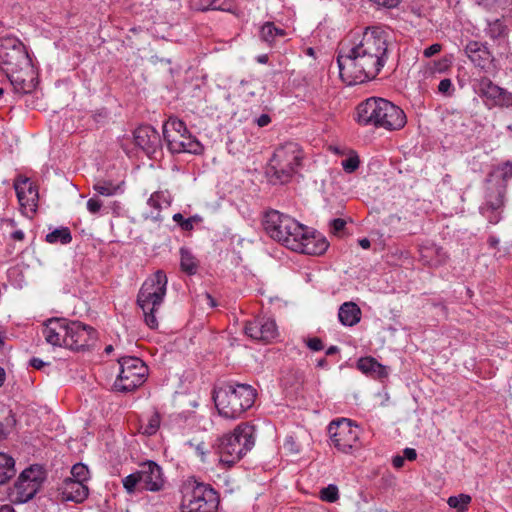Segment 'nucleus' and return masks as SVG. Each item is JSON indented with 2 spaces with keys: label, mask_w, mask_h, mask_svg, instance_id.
<instances>
[{
  "label": "nucleus",
  "mask_w": 512,
  "mask_h": 512,
  "mask_svg": "<svg viewBox=\"0 0 512 512\" xmlns=\"http://www.w3.org/2000/svg\"><path fill=\"white\" fill-rule=\"evenodd\" d=\"M139 477L141 488L148 491H159L164 486L162 468L153 461H147L140 465Z\"/></svg>",
  "instance_id": "21"
},
{
  "label": "nucleus",
  "mask_w": 512,
  "mask_h": 512,
  "mask_svg": "<svg viewBox=\"0 0 512 512\" xmlns=\"http://www.w3.org/2000/svg\"><path fill=\"white\" fill-rule=\"evenodd\" d=\"M67 338V349L78 351L89 346L96 334L92 327L79 321H70Z\"/></svg>",
  "instance_id": "18"
},
{
  "label": "nucleus",
  "mask_w": 512,
  "mask_h": 512,
  "mask_svg": "<svg viewBox=\"0 0 512 512\" xmlns=\"http://www.w3.org/2000/svg\"><path fill=\"white\" fill-rule=\"evenodd\" d=\"M72 240L71 233L68 228H59L46 235V241L51 244L61 243L67 244Z\"/></svg>",
  "instance_id": "32"
},
{
  "label": "nucleus",
  "mask_w": 512,
  "mask_h": 512,
  "mask_svg": "<svg viewBox=\"0 0 512 512\" xmlns=\"http://www.w3.org/2000/svg\"><path fill=\"white\" fill-rule=\"evenodd\" d=\"M93 189L102 196L110 197L122 192L121 184H114L110 181H99L94 184Z\"/></svg>",
  "instance_id": "30"
},
{
  "label": "nucleus",
  "mask_w": 512,
  "mask_h": 512,
  "mask_svg": "<svg viewBox=\"0 0 512 512\" xmlns=\"http://www.w3.org/2000/svg\"><path fill=\"white\" fill-rule=\"evenodd\" d=\"M173 220L183 229L189 231L193 228L194 218L185 219L181 213L173 215Z\"/></svg>",
  "instance_id": "42"
},
{
  "label": "nucleus",
  "mask_w": 512,
  "mask_h": 512,
  "mask_svg": "<svg viewBox=\"0 0 512 512\" xmlns=\"http://www.w3.org/2000/svg\"><path fill=\"white\" fill-rule=\"evenodd\" d=\"M496 172L499 173V177L503 181H507L512 178V162L506 161L496 168Z\"/></svg>",
  "instance_id": "41"
},
{
  "label": "nucleus",
  "mask_w": 512,
  "mask_h": 512,
  "mask_svg": "<svg viewBox=\"0 0 512 512\" xmlns=\"http://www.w3.org/2000/svg\"><path fill=\"white\" fill-rule=\"evenodd\" d=\"M328 433L332 445L345 454L353 453L359 447L360 429L351 420L341 418L329 424Z\"/></svg>",
  "instance_id": "12"
},
{
  "label": "nucleus",
  "mask_w": 512,
  "mask_h": 512,
  "mask_svg": "<svg viewBox=\"0 0 512 512\" xmlns=\"http://www.w3.org/2000/svg\"><path fill=\"white\" fill-rule=\"evenodd\" d=\"M102 206H103V202L98 197H92L87 201V210L91 214L99 213Z\"/></svg>",
  "instance_id": "45"
},
{
  "label": "nucleus",
  "mask_w": 512,
  "mask_h": 512,
  "mask_svg": "<svg viewBox=\"0 0 512 512\" xmlns=\"http://www.w3.org/2000/svg\"><path fill=\"white\" fill-rule=\"evenodd\" d=\"M0 70L6 74L17 93H30L37 84V74L26 46L14 36L0 38Z\"/></svg>",
  "instance_id": "2"
},
{
  "label": "nucleus",
  "mask_w": 512,
  "mask_h": 512,
  "mask_svg": "<svg viewBox=\"0 0 512 512\" xmlns=\"http://www.w3.org/2000/svg\"><path fill=\"white\" fill-rule=\"evenodd\" d=\"M245 333L252 339L266 342L273 340L278 334L275 321L267 317H258L254 321L248 322L245 326Z\"/></svg>",
  "instance_id": "20"
},
{
  "label": "nucleus",
  "mask_w": 512,
  "mask_h": 512,
  "mask_svg": "<svg viewBox=\"0 0 512 512\" xmlns=\"http://www.w3.org/2000/svg\"><path fill=\"white\" fill-rule=\"evenodd\" d=\"M265 61H266V60H265V57H263V58H261V59H260V62H263V63H264Z\"/></svg>",
  "instance_id": "64"
},
{
  "label": "nucleus",
  "mask_w": 512,
  "mask_h": 512,
  "mask_svg": "<svg viewBox=\"0 0 512 512\" xmlns=\"http://www.w3.org/2000/svg\"><path fill=\"white\" fill-rule=\"evenodd\" d=\"M338 351V348L336 346H331L327 349L326 354L332 355Z\"/></svg>",
  "instance_id": "60"
},
{
  "label": "nucleus",
  "mask_w": 512,
  "mask_h": 512,
  "mask_svg": "<svg viewBox=\"0 0 512 512\" xmlns=\"http://www.w3.org/2000/svg\"><path fill=\"white\" fill-rule=\"evenodd\" d=\"M167 282L166 274L158 270L143 282L139 290L137 304L143 311L145 323L151 329L158 327L157 313L166 296Z\"/></svg>",
  "instance_id": "6"
},
{
  "label": "nucleus",
  "mask_w": 512,
  "mask_h": 512,
  "mask_svg": "<svg viewBox=\"0 0 512 512\" xmlns=\"http://www.w3.org/2000/svg\"><path fill=\"white\" fill-rule=\"evenodd\" d=\"M45 477L44 469L38 465L30 466L22 471L12 492L14 501L25 503L32 499L42 486Z\"/></svg>",
  "instance_id": "13"
},
{
  "label": "nucleus",
  "mask_w": 512,
  "mask_h": 512,
  "mask_svg": "<svg viewBox=\"0 0 512 512\" xmlns=\"http://www.w3.org/2000/svg\"><path fill=\"white\" fill-rule=\"evenodd\" d=\"M362 312L354 302H344L338 310V319L343 326L352 327L361 320Z\"/></svg>",
  "instance_id": "25"
},
{
  "label": "nucleus",
  "mask_w": 512,
  "mask_h": 512,
  "mask_svg": "<svg viewBox=\"0 0 512 512\" xmlns=\"http://www.w3.org/2000/svg\"><path fill=\"white\" fill-rule=\"evenodd\" d=\"M172 198L168 191H156L147 200V207L150 209L144 214L146 219L161 221V212L171 205Z\"/></svg>",
  "instance_id": "22"
},
{
  "label": "nucleus",
  "mask_w": 512,
  "mask_h": 512,
  "mask_svg": "<svg viewBox=\"0 0 512 512\" xmlns=\"http://www.w3.org/2000/svg\"><path fill=\"white\" fill-rule=\"evenodd\" d=\"M4 435L3 433V426L2 424H0V438Z\"/></svg>",
  "instance_id": "63"
},
{
  "label": "nucleus",
  "mask_w": 512,
  "mask_h": 512,
  "mask_svg": "<svg viewBox=\"0 0 512 512\" xmlns=\"http://www.w3.org/2000/svg\"><path fill=\"white\" fill-rule=\"evenodd\" d=\"M161 418L159 413L154 412L151 414L145 422H143L140 426V429L143 434L151 436L156 434L160 427Z\"/></svg>",
  "instance_id": "33"
},
{
  "label": "nucleus",
  "mask_w": 512,
  "mask_h": 512,
  "mask_svg": "<svg viewBox=\"0 0 512 512\" xmlns=\"http://www.w3.org/2000/svg\"><path fill=\"white\" fill-rule=\"evenodd\" d=\"M320 499L329 503H334L339 499V491L336 485L330 484L320 491Z\"/></svg>",
  "instance_id": "38"
},
{
  "label": "nucleus",
  "mask_w": 512,
  "mask_h": 512,
  "mask_svg": "<svg viewBox=\"0 0 512 512\" xmlns=\"http://www.w3.org/2000/svg\"><path fill=\"white\" fill-rule=\"evenodd\" d=\"M30 365L36 369H42L46 365V363L39 358H32L30 360Z\"/></svg>",
  "instance_id": "53"
},
{
  "label": "nucleus",
  "mask_w": 512,
  "mask_h": 512,
  "mask_svg": "<svg viewBox=\"0 0 512 512\" xmlns=\"http://www.w3.org/2000/svg\"><path fill=\"white\" fill-rule=\"evenodd\" d=\"M255 445V429L242 423L218 438L215 448L219 462L228 467L239 462Z\"/></svg>",
  "instance_id": "4"
},
{
  "label": "nucleus",
  "mask_w": 512,
  "mask_h": 512,
  "mask_svg": "<svg viewBox=\"0 0 512 512\" xmlns=\"http://www.w3.org/2000/svg\"><path fill=\"white\" fill-rule=\"evenodd\" d=\"M441 49H442V46L438 43H435V44H432L431 46L427 47L426 49H424L423 55L426 58H430L433 55L439 53L441 51Z\"/></svg>",
  "instance_id": "48"
},
{
  "label": "nucleus",
  "mask_w": 512,
  "mask_h": 512,
  "mask_svg": "<svg viewBox=\"0 0 512 512\" xmlns=\"http://www.w3.org/2000/svg\"><path fill=\"white\" fill-rule=\"evenodd\" d=\"M274 32H275L276 37H284L286 35L285 30L278 28V27H276V31H274Z\"/></svg>",
  "instance_id": "59"
},
{
  "label": "nucleus",
  "mask_w": 512,
  "mask_h": 512,
  "mask_svg": "<svg viewBox=\"0 0 512 512\" xmlns=\"http://www.w3.org/2000/svg\"><path fill=\"white\" fill-rule=\"evenodd\" d=\"M13 238L16 240H23L24 239V233L21 230L15 231L13 233Z\"/></svg>",
  "instance_id": "57"
},
{
  "label": "nucleus",
  "mask_w": 512,
  "mask_h": 512,
  "mask_svg": "<svg viewBox=\"0 0 512 512\" xmlns=\"http://www.w3.org/2000/svg\"><path fill=\"white\" fill-rule=\"evenodd\" d=\"M230 6V3H228L226 0H211L209 5L203 7V9L227 11L230 9Z\"/></svg>",
  "instance_id": "44"
},
{
  "label": "nucleus",
  "mask_w": 512,
  "mask_h": 512,
  "mask_svg": "<svg viewBox=\"0 0 512 512\" xmlns=\"http://www.w3.org/2000/svg\"><path fill=\"white\" fill-rule=\"evenodd\" d=\"M255 390L245 384H225L214 391V403L220 416L239 418L255 401Z\"/></svg>",
  "instance_id": "5"
},
{
  "label": "nucleus",
  "mask_w": 512,
  "mask_h": 512,
  "mask_svg": "<svg viewBox=\"0 0 512 512\" xmlns=\"http://www.w3.org/2000/svg\"><path fill=\"white\" fill-rule=\"evenodd\" d=\"M356 121L363 126L398 131L406 125L407 118L404 111L394 103L384 98L371 97L358 105Z\"/></svg>",
  "instance_id": "3"
},
{
  "label": "nucleus",
  "mask_w": 512,
  "mask_h": 512,
  "mask_svg": "<svg viewBox=\"0 0 512 512\" xmlns=\"http://www.w3.org/2000/svg\"><path fill=\"white\" fill-rule=\"evenodd\" d=\"M487 33L493 39L504 37L506 35V26L500 20H496L489 24Z\"/></svg>",
  "instance_id": "39"
},
{
  "label": "nucleus",
  "mask_w": 512,
  "mask_h": 512,
  "mask_svg": "<svg viewBox=\"0 0 512 512\" xmlns=\"http://www.w3.org/2000/svg\"><path fill=\"white\" fill-rule=\"evenodd\" d=\"M387 33L380 27H369L347 53L337 57L339 75L347 85L374 79L385 64Z\"/></svg>",
  "instance_id": "1"
},
{
  "label": "nucleus",
  "mask_w": 512,
  "mask_h": 512,
  "mask_svg": "<svg viewBox=\"0 0 512 512\" xmlns=\"http://www.w3.org/2000/svg\"><path fill=\"white\" fill-rule=\"evenodd\" d=\"M453 61L454 56L452 54H446L439 60L433 61L430 70L432 73H445L451 68Z\"/></svg>",
  "instance_id": "34"
},
{
  "label": "nucleus",
  "mask_w": 512,
  "mask_h": 512,
  "mask_svg": "<svg viewBox=\"0 0 512 512\" xmlns=\"http://www.w3.org/2000/svg\"><path fill=\"white\" fill-rule=\"evenodd\" d=\"M89 470L87 466L82 463L75 464L71 469V477L68 479H75V481L86 484L89 480Z\"/></svg>",
  "instance_id": "35"
},
{
  "label": "nucleus",
  "mask_w": 512,
  "mask_h": 512,
  "mask_svg": "<svg viewBox=\"0 0 512 512\" xmlns=\"http://www.w3.org/2000/svg\"><path fill=\"white\" fill-rule=\"evenodd\" d=\"M471 501L472 498L470 495L459 494L456 496H450L447 500V504L450 508L455 509L457 512H466Z\"/></svg>",
  "instance_id": "31"
},
{
  "label": "nucleus",
  "mask_w": 512,
  "mask_h": 512,
  "mask_svg": "<svg viewBox=\"0 0 512 512\" xmlns=\"http://www.w3.org/2000/svg\"><path fill=\"white\" fill-rule=\"evenodd\" d=\"M206 299H207V301H208V304H209L211 307L216 306V303H215L214 299H213L210 295H208V294H207V295H206Z\"/></svg>",
  "instance_id": "61"
},
{
  "label": "nucleus",
  "mask_w": 512,
  "mask_h": 512,
  "mask_svg": "<svg viewBox=\"0 0 512 512\" xmlns=\"http://www.w3.org/2000/svg\"><path fill=\"white\" fill-rule=\"evenodd\" d=\"M284 448L291 453L299 452V446L292 437H287L285 439Z\"/></svg>",
  "instance_id": "47"
},
{
  "label": "nucleus",
  "mask_w": 512,
  "mask_h": 512,
  "mask_svg": "<svg viewBox=\"0 0 512 512\" xmlns=\"http://www.w3.org/2000/svg\"><path fill=\"white\" fill-rule=\"evenodd\" d=\"M475 90L488 107H512V93L493 83L487 77L477 80Z\"/></svg>",
  "instance_id": "14"
},
{
  "label": "nucleus",
  "mask_w": 512,
  "mask_h": 512,
  "mask_svg": "<svg viewBox=\"0 0 512 512\" xmlns=\"http://www.w3.org/2000/svg\"><path fill=\"white\" fill-rule=\"evenodd\" d=\"M357 368L364 374L376 379H383L388 376V370L385 366L377 362L372 357L360 358L357 362Z\"/></svg>",
  "instance_id": "27"
},
{
  "label": "nucleus",
  "mask_w": 512,
  "mask_h": 512,
  "mask_svg": "<svg viewBox=\"0 0 512 512\" xmlns=\"http://www.w3.org/2000/svg\"><path fill=\"white\" fill-rule=\"evenodd\" d=\"M360 164L359 157L355 151H350L348 157L341 162V166L347 173H353Z\"/></svg>",
  "instance_id": "36"
},
{
  "label": "nucleus",
  "mask_w": 512,
  "mask_h": 512,
  "mask_svg": "<svg viewBox=\"0 0 512 512\" xmlns=\"http://www.w3.org/2000/svg\"><path fill=\"white\" fill-rule=\"evenodd\" d=\"M0 512H15V511L12 506L5 504V505L0 506Z\"/></svg>",
  "instance_id": "58"
},
{
  "label": "nucleus",
  "mask_w": 512,
  "mask_h": 512,
  "mask_svg": "<svg viewBox=\"0 0 512 512\" xmlns=\"http://www.w3.org/2000/svg\"><path fill=\"white\" fill-rule=\"evenodd\" d=\"M263 227L272 239L280 242L290 230L298 229L299 222L289 215L271 210L264 215Z\"/></svg>",
  "instance_id": "16"
},
{
  "label": "nucleus",
  "mask_w": 512,
  "mask_h": 512,
  "mask_svg": "<svg viewBox=\"0 0 512 512\" xmlns=\"http://www.w3.org/2000/svg\"><path fill=\"white\" fill-rule=\"evenodd\" d=\"M302 159L303 152L297 143H285L275 150L270 160L272 176L280 183L288 182L298 172Z\"/></svg>",
  "instance_id": "10"
},
{
  "label": "nucleus",
  "mask_w": 512,
  "mask_h": 512,
  "mask_svg": "<svg viewBox=\"0 0 512 512\" xmlns=\"http://www.w3.org/2000/svg\"><path fill=\"white\" fill-rule=\"evenodd\" d=\"M345 226V221L342 220V219H334L332 221V227L335 231H340L344 228Z\"/></svg>",
  "instance_id": "54"
},
{
  "label": "nucleus",
  "mask_w": 512,
  "mask_h": 512,
  "mask_svg": "<svg viewBox=\"0 0 512 512\" xmlns=\"http://www.w3.org/2000/svg\"><path fill=\"white\" fill-rule=\"evenodd\" d=\"M70 320L51 318L44 323L42 335L46 342L55 347L67 348Z\"/></svg>",
  "instance_id": "17"
},
{
  "label": "nucleus",
  "mask_w": 512,
  "mask_h": 512,
  "mask_svg": "<svg viewBox=\"0 0 512 512\" xmlns=\"http://www.w3.org/2000/svg\"><path fill=\"white\" fill-rule=\"evenodd\" d=\"M307 346L313 351H320L324 348L323 342L319 338L309 339Z\"/></svg>",
  "instance_id": "49"
},
{
  "label": "nucleus",
  "mask_w": 512,
  "mask_h": 512,
  "mask_svg": "<svg viewBox=\"0 0 512 512\" xmlns=\"http://www.w3.org/2000/svg\"><path fill=\"white\" fill-rule=\"evenodd\" d=\"M280 241L288 249L308 254V255H321L323 254L329 244L326 238L319 232L299 223L298 229H293L288 232Z\"/></svg>",
  "instance_id": "9"
},
{
  "label": "nucleus",
  "mask_w": 512,
  "mask_h": 512,
  "mask_svg": "<svg viewBox=\"0 0 512 512\" xmlns=\"http://www.w3.org/2000/svg\"><path fill=\"white\" fill-rule=\"evenodd\" d=\"M420 258L428 266H439L446 261V253L438 246L428 243L420 247Z\"/></svg>",
  "instance_id": "26"
},
{
  "label": "nucleus",
  "mask_w": 512,
  "mask_h": 512,
  "mask_svg": "<svg viewBox=\"0 0 512 512\" xmlns=\"http://www.w3.org/2000/svg\"><path fill=\"white\" fill-rule=\"evenodd\" d=\"M133 138L135 145L142 149L149 157H153L161 149L159 133L149 125L136 128Z\"/></svg>",
  "instance_id": "19"
},
{
  "label": "nucleus",
  "mask_w": 512,
  "mask_h": 512,
  "mask_svg": "<svg viewBox=\"0 0 512 512\" xmlns=\"http://www.w3.org/2000/svg\"><path fill=\"white\" fill-rule=\"evenodd\" d=\"M182 512H216L219 506L218 493L208 484L188 478L181 486Z\"/></svg>",
  "instance_id": "7"
},
{
  "label": "nucleus",
  "mask_w": 512,
  "mask_h": 512,
  "mask_svg": "<svg viewBox=\"0 0 512 512\" xmlns=\"http://www.w3.org/2000/svg\"><path fill=\"white\" fill-rule=\"evenodd\" d=\"M358 243L361 246V248H363V249H369L371 246V243H370L369 239H367V238L359 239Z\"/></svg>",
  "instance_id": "55"
},
{
  "label": "nucleus",
  "mask_w": 512,
  "mask_h": 512,
  "mask_svg": "<svg viewBox=\"0 0 512 512\" xmlns=\"http://www.w3.org/2000/svg\"><path fill=\"white\" fill-rule=\"evenodd\" d=\"M138 471L126 476L122 482L125 490L132 494L136 491L137 487L141 488V480Z\"/></svg>",
  "instance_id": "37"
},
{
  "label": "nucleus",
  "mask_w": 512,
  "mask_h": 512,
  "mask_svg": "<svg viewBox=\"0 0 512 512\" xmlns=\"http://www.w3.org/2000/svg\"><path fill=\"white\" fill-rule=\"evenodd\" d=\"M14 459L4 453H0V484L5 483L15 474Z\"/></svg>",
  "instance_id": "28"
},
{
  "label": "nucleus",
  "mask_w": 512,
  "mask_h": 512,
  "mask_svg": "<svg viewBox=\"0 0 512 512\" xmlns=\"http://www.w3.org/2000/svg\"><path fill=\"white\" fill-rule=\"evenodd\" d=\"M189 445L194 448L196 455L200 458L201 461L206 460L207 449L203 442L197 444L189 443Z\"/></svg>",
  "instance_id": "46"
},
{
  "label": "nucleus",
  "mask_w": 512,
  "mask_h": 512,
  "mask_svg": "<svg viewBox=\"0 0 512 512\" xmlns=\"http://www.w3.org/2000/svg\"><path fill=\"white\" fill-rule=\"evenodd\" d=\"M403 456L409 461H414L417 458V452L413 448H405L403 450Z\"/></svg>",
  "instance_id": "50"
},
{
  "label": "nucleus",
  "mask_w": 512,
  "mask_h": 512,
  "mask_svg": "<svg viewBox=\"0 0 512 512\" xmlns=\"http://www.w3.org/2000/svg\"><path fill=\"white\" fill-rule=\"evenodd\" d=\"M60 491L64 501H73L76 503L83 502L89 492L86 484L68 478L63 481Z\"/></svg>",
  "instance_id": "23"
},
{
  "label": "nucleus",
  "mask_w": 512,
  "mask_h": 512,
  "mask_svg": "<svg viewBox=\"0 0 512 512\" xmlns=\"http://www.w3.org/2000/svg\"><path fill=\"white\" fill-rule=\"evenodd\" d=\"M454 91H455V88H454L453 83H452V81L450 79L445 78V79H442L439 82V85H438V92L439 93H441L443 95L451 96Z\"/></svg>",
  "instance_id": "43"
},
{
  "label": "nucleus",
  "mask_w": 512,
  "mask_h": 512,
  "mask_svg": "<svg viewBox=\"0 0 512 512\" xmlns=\"http://www.w3.org/2000/svg\"><path fill=\"white\" fill-rule=\"evenodd\" d=\"M5 381H6V371L0 365V387H2L4 385Z\"/></svg>",
  "instance_id": "56"
},
{
  "label": "nucleus",
  "mask_w": 512,
  "mask_h": 512,
  "mask_svg": "<svg viewBox=\"0 0 512 512\" xmlns=\"http://www.w3.org/2000/svg\"><path fill=\"white\" fill-rule=\"evenodd\" d=\"M465 53L471 62L481 69H487L493 59L490 51L476 41H471L466 45Z\"/></svg>",
  "instance_id": "24"
},
{
  "label": "nucleus",
  "mask_w": 512,
  "mask_h": 512,
  "mask_svg": "<svg viewBox=\"0 0 512 512\" xmlns=\"http://www.w3.org/2000/svg\"><path fill=\"white\" fill-rule=\"evenodd\" d=\"M14 189L23 215L32 218L38 208L39 193L30 178L18 176L14 181Z\"/></svg>",
  "instance_id": "15"
},
{
  "label": "nucleus",
  "mask_w": 512,
  "mask_h": 512,
  "mask_svg": "<svg viewBox=\"0 0 512 512\" xmlns=\"http://www.w3.org/2000/svg\"><path fill=\"white\" fill-rule=\"evenodd\" d=\"M119 373L114 382V388L120 392L133 391L141 386L148 376L145 363L132 356L122 357L118 360Z\"/></svg>",
  "instance_id": "11"
},
{
  "label": "nucleus",
  "mask_w": 512,
  "mask_h": 512,
  "mask_svg": "<svg viewBox=\"0 0 512 512\" xmlns=\"http://www.w3.org/2000/svg\"><path fill=\"white\" fill-rule=\"evenodd\" d=\"M404 461H405V458L403 455L402 456L396 455L392 458V465L394 468L400 469L404 466Z\"/></svg>",
  "instance_id": "52"
},
{
  "label": "nucleus",
  "mask_w": 512,
  "mask_h": 512,
  "mask_svg": "<svg viewBox=\"0 0 512 512\" xmlns=\"http://www.w3.org/2000/svg\"><path fill=\"white\" fill-rule=\"evenodd\" d=\"M274 31L276 26L273 23H265L261 28V38L268 43L274 42L277 38Z\"/></svg>",
  "instance_id": "40"
},
{
  "label": "nucleus",
  "mask_w": 512,
  "mask_h": 512,
  "mask_svg": "<svg viewBox=\"0 0 512 512\" xmlns=\"http://www.w3.org/2000/svg\"><path fill=\"white\" fill-rule=\"evenodd\" d=\"M163 137L172 153H202L201 143L188 131L186 124L176 117H169L164 122Z\"/></svg>",
  "instance_id": "8"
},
{
  "label": "nucleus",
  "mask_w": 512,
  "mask_h": 512,
  "mask_svg": "<svg viewBox=\"0 0 512 512\" xmlns=\"http://www.w3.org/2000/svg\"><path fill=\"white\" fill-rule=\"evenodd\" d=\"M112 350H113V346H112V345H108V346H106V348H105V352H106L107 354H110V353L112 352Z\"/></svg>",
  "instance_id": "62"
},
{
  "label": "nucleus",
  "mask_w": 512,
  "mask_h": 512,
  "mask_svg": "<svg viewBox=\"0 0 512 512\" xmlns=\"http://www.w3.org/2000/svg\"><path fill=\"white\" fill-rule=\"evenodd\" d=\"M180 256L181 269L188 274H195L198 267V261L193 254L188 249L181 248Z\"/></svg>",
  "instance_id": "29"
},
{
  "label": "nucleus",
  "mask_w": 512,
  "mask_h": 512,
  "mask_svg": "<svg viewBox=\"0 0 512 512\" xmlns=\"http://www.w3.org/2000/svg\"><path fill=\"white\" fill-rule=\"evenodd\" d=\"M271 122V118L268 114H262L256 119V123L259 127H265Z\"/></svg>",
  "instance_id": "51"
}]
</instances>
